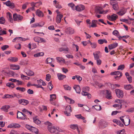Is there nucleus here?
Masks as SVG:
<instances>
[{"label":"nucleus","instance_id":"1","mask_svg":"<svg viewBox=\"0 0 134 134\" xmlns=\"http://www.w3.org/2000/svg\"><path fill=\"white\" fill-rule=\"evenodd\" d=\"M44 124L47 126L48 130L51 133L56 134L58 133V127L52 125L51 123L48 121L45 122Z\"/></svg>","mask_w":134,"mask_h":134},{"label":"nucleus","instance_id":"2","mask_svg":"<svg viewBox=\"0 0 134 134\" xmlns=\"http://www.w3.org/2000/svg\"><path fill=\"white\" fill-rule=\"evenodd\" d=\"M13 18L14 21H16L18 22H20L23 20V17L19 14L14 13L13 15Z\"/></svg>","mask_w":134,"mask_h":134},{"label":"nucleus","instance_id":"3","mask_svg":"<svg viewBox=\"0 0 134 134\" xmlns=\"http://www.w3.org/2000/svg\"><path fill=\"white\" fill-rule=\"evenodd\" d=\"M110 75H116V76H115V78L116 80L119 79L122 75V73L119 71H116L111 72L110 73Z\"/></svg>","mask_w":134,"mask_h":134},{"label":"nucleus","instance_id":"4","mask_svg":"<svg viewBox=\"0 0 134 134\" xmlns=\"http://www.w3.org/2000/svg\"><path fill=\"white\" fill-rule=\"evenodd\" d=\"M124 117V116L120 117V119L121 121L123 122L124 125L126 126H128L130 124V119H129L128 116L126 117V118L124 119L122 118Z\"/></svg>","mask_w":134,"mask_h":134},{"label":"nucleus","instance_id":"5","mask_svg":"<svg viewBox=\"0 0 134 134\" xmlns=\"http://www.w3.org/2000/svg\"><path fill=\"white\" fill-rule=\"evenodd\" d=\"M117 96L119 98H122L124 96V93L123 91L120 89H116L115 90Z\"/></svg>","mask_w":134,"mask_h":134},{"label":"nucleus","instance_id":"6","mask_svg":"<svg viewBox=\"0 0 134 134\" xmlns=\"http://www.w3.org/2000/svg\"><path fill=\"white\" fill-rule=\"evenodd\" d=\"M71 111V107L70 106H66L65 111V114L67 116H70L71 115L70 113Z\"/></svg>","mask_w":134,"mask_h":134},{"label":"nucleus","instance_id":"7","mask_svg":"<svg viewBox=\"0 0 134 134\" xmlns=\"http://www.w3.org/2000/svg\"><path fill=\"white\" fill-rule=\"evenodd\" d=\"M85 8V6L82 4H80L76 6V10L77 12H81L84 10Z\"/></svg>","mask_w":134,"mask_h":134},{"label":"nucleus","instance_id":"8","mask_svg":"<svg viewBox=\"0 0 134 134\" xmlns=\"http://www.w3.org/2000/svg\"><path fill=\"white\" fill-rule=\"evenodd\" d=\"M108 125V123L104 121H100L99 123V127L102 128H105Z\"/></svg>","mask_w":134,"mask_h":134},{"label":"nucleus","instance_id":"9","mask_svg":"<svg viewBox=\"0 0 134 134\" xmlns=\"http://www.w3.org/2000/svg\"><path fill=\"white\" fill-rule=\"evenodd\" d=\"M107 18L110 21H114L115 20L118 18V16L117 15L113 14L111 16H108Z\"/></svg>","mask_w":134,"mask_h":134},{"label":"nucleus","instance_id":"10","mask_svg":"<svg viewBox=\"0 0 134 134\" xmlns=\"http://www.w3.org/2000/svg\"><path fill=\"white\" fill-rule=\"evenodd\" d=\"M103 10V8L100 7L96 6L95 7V12L96 14H102Z\"/></svg>","mask_w":134,"mask_h":134},{"label":"nucleus","instance_id":"11","mask_svg":"<svg viewBox=\"0 0 134 134\" xmlns=\"http://www.w3.org/2000/svg\"><path fill=\"white\" fill-rule=\"evenodd\" d=\"M18 103L20 104H21L24 105H26L28 104L29 102L27 100L24 99H21L19 100Z\"/></svg>","mask_w":134,"mask_h":134},{"label":"nucleus","instance_id":"12","mask_svg":"<svg viewBox=\"0 0 134 134\" xmlns=\"http://www.w3.org/2000/svg\"><path fill=\"white\" fill-rule=\"evenodd\" d=\"M4 4L6 5L7 6L10 7L11 8H13L14 7V3L11 2L9 1L4 2Z\"/></svg>","mask_w":134,"mask_h":134},{"label":"nucleus","instance_id":"13","mask_svg":"<svg viewBox=\"0 0 134 134\" xmlns=\"http://www.w3.org/2000/svg\"><path fill=\"white\" fill-rule=\"evenodd\" d=\"M20 126V125L19 124L12 123L9 125L8 126V127L10 128H14L19 127Z\"/></svg>","mask_w":134,"mask_h":134},{"label":"nucleus","instance_id":"14","mask_svg":"<svg viewBox=\"0 0 134 134\" xmlns=\"http://www.w3.org/2000/svg\"><path fill=\"white\" fill-rule=\"evenodd\" d=\"M36 13V15L39 17L42 18L44 16V14L43 13L38 9L37 10Z\"/></svg>","mask_w":134,"mask_h":134},{"label":"nucleus","instance_id":"15","mask_svg":"<svg viewBox=\"0 0 134 134\" xmlns=\"http://www.w3.org/2000/svg\"><path fill=\"white\" fill-rule=\"evenodd\" d=\"M10 108V106L9 105H5L2 107L1 109L5 112H8V109Z\"/></svg>","mask_w":134,"mask_h":134},{"label":"nucleus","instance_id":"16","mask_svg":"<svg viewBox=\"0 0 134 134\" xmlns=\"http://www.w3.org/2000/svg\"><path fill=\"white\" fill-rule=\"evenodd\" d=\"M65 31L69 34H72L74 33V30L70 27H68L65 29Z\"/></svg>","mask_w":134,"mask_h":134},{"label":"nucleus","instance_id":"17","mask_svg":"<svg viewBox=\"0 0 134 134\" xmlns=\"http://www.w3.org/2000/svg\"><path fill=\"white\" fill-rule=\"evenodd\" d=\"M57 76L59 80H62L66 77V76L60 73H58L57 74Z\"/></svg>","mask_w":134,"mask_h":134},{"label":"nucleus","instance_id":"18","mask_svg":"<svg viewBox=\"0 0 134 134\" xmlns=\"http://www.w3.org/2000/svg\"><path fill=\"white\" fill-rule=\"evenodd\" d=\"M126 9L124 8H121L120 11L117 13V14L120 16L124 15L126 12Z\"/></svg>","mask_w":134,"mask_h":134},{"label":"nucleus","instance_id":"19","mask_svg":"<svg viewBox=\"0 0 134 134\" xmlns=\"http://www.w3.org/2000/svg\"><path fill=\"white\" fill-rule=\"evenodd\" d=\"M74 89L75 90L76 93L80 94V93L81 90L80 86L79 85H75L73 87Z\"/></svg>","mask_w":134,"mask_h":134},{"label":"nucleus","instance_id":"20","mask_svg":"<svg viewBox=\"0 0 134 134\" xmlns=\"http://www.w3.org/2000/svg\"><path fill=\"white\" fill-rule=\"evenodd\" d=\"M70 128L73 130L77 129L79 134H80V131L79 129L78 126L76 124H71L70 125Z\"/></svg>","mask_w":134,"mask_h":134},{"label":"nucleus","instance_id":"21","mask_svg":"<svg viewBox=\"0 0 134 134\" xmlns=\"http://www.w3.org/2000/svg\"><path fill=\"white\" fill-rule=\"evenodd\" d=\"M63 17V15L61 14L57 15L56 18V22L57 23H59L61 21V19Z\"/></svg>","mask_w":134,"mask_h":134},{"label":"nucleus","instance_id":"22","mask_svg":"<svg viewBox=\"0 0 134 134\" xmlns=\"http://www.w3.org/2000/svg\"><path fill=\"white\" fill-rule=\"evenodd\" d=\"M118 45L117 43H114L112 44H110L109 45V49L110 50L116 47Z\"/></svg>","mask_w":134,"mask_h":134},{"label":"nucleus","instance_id":"23","mask_svg":"<svg viewBox=\"0 0 134 134\" xmlns=\"http://www.w3.org/2000/svg\"><path fill=\"white\" fill-rule=\"evenodd\" d=\"M56 59L58 63H65V59L63 58L60 57H56Z\"/></svg>","mask_w":134,"mask_h":134},{"label":"nucleus","instance_id":"24","mask_svg":"<svg viewBox=\"0 0 134 134\" xmlns=\"http://www.w3.org/2000/svg\"><path fill=\"white\" fill-rule=\"evenodd\" d=\"M106 92V97L107 99H110L112 98V97L111 94V92L108 90H107Z\"/></svg>","mask_w":134,"mask_h":134},{"label":"nucleus","instance_id":"25","mask_svg":"<svg viewBox=\"0 0 134 134\" xmlns=\"http://www.w3.org/2000/svg\"><path fill=\"white\" fill-rule=\"evenodd\" d=\"M18 58L16 57H10L8 59V60L10 62H14L18 61Z\"/></svg>","mask_w":134,"mask_h":134},{"label":"nucleus","instance_id":"26","mask_svg":"<svg viewBox=\"0 0 134 134\" xmlns=\"http://www.w3.org/2000/svg\"><path fill=\"white\" fill-rule=\"evenodd\" d=\"M7 17L9 20L10 21L11 23L13 22V19L12 17V15L11 14L9 13L8 12L7 14Z\"/></svg>","mask_w":134,"mask_h":134},{"label":"nucleus","instance_id":"27","mask_svg":"<svg viewBox=\"0 0 134 134\" xmlns=\"http://www.w3.org/2000/svg\"><path fill=\"white\" fill-rule=\"evenodd\" d=\"M33 121L37 124H40L41 121L38 119L37 116H36L33 118Z\"/></svg>","mask_w":134,"mask_h":134},{"label":"nucleus","instance_id":"28","mask_svg":"<svg viewBox=\"0 0 134 134\" xmlns=\"http://www.w3.org/2000/svg\"><path fill=\"white\" fill-rule=\"evenodd\" d=\"M22 113L19 111H18L17 115V118L18 119H21V120H24L25 118L21 116L22 115Z\"/></svg>","mask_w":134,"mask_h":134},{"label":"nucleus","instance_id":"29","mask_svg":"<svg viewBox=\"0 0 134 134\" xmlns=\"http://www.w3.org/2000/svg\"><path fill=\"white\" fill-rule=\"evenodd\" d=\"M97 20H93L92 21V25L91 26L90 25L89 27L90 28L91 27H97V25L96 23L97 22Z\"/></svg>","mask_w":134,"mask_h":134},{"label":"nucleus","instance_id":"30","mask_svg":"<svg viewBox=\"0 0 134 134\" xmlns=\"http://www.w3.org/2000/svg\"><path fill=\"white\" fill-rule=\"evenodd\" d=\"M98 43L100 44H102L104 43H107V41L105 39H100L98 41Z\"/></svg>","mask_w":134,"mask_h":134},{"label":"nucleus","instance_id":"31","mask_svg":"<svg viewBox=\"0 0 134 134\" xmlns=\"http://www.w3.org/2000/svg\"><path fill=\"white\" fill-rule=\"evenodd\" d=\"M124 88L126 90H129L133 88V86L129 84L124 85Z\"/></svg>","mask_w":134,"mask_h":134},{"label":"nucleus","instance_id":"32","mask_svg":"<svg viewBox=\"0 0 134 134\" xmlns=\"http://www.w3.org/2000/svg\"><path fill=\"white\" fill-rule=\"evenodd\" d=\"M14 97V96L13 95H9L8 94H5L3 96V99H5L7 98H12Z\"/></svg>","mask_w":134,"mask_h":134},{"label":"nucleus","instance_id":"33","mask_svg":"<svg viewBox=\"0 0 134 134\" xmlns=\"http://www.w3.org/2000/svg\"><path fill=\"white\" fill-rule=\"evenodd\" d=\"M6 86L12 88L15 87V85L13 83L11 82H8L6 84Z\"/></svg>","mask_w":134,"mask_h":134},{"label":"nucleus","instance_id":"34","mask_svg":"<svg viewBox=\"0 0 134 134\" xmlns=\"http://www.w3.org/2000/svg\"><path fill=\"white\" fill-rule=\"evenodd\" d=\"M113 106L115 108H116L117 110H120L122 108V104H115L113 105Z\"/></svg>","mask_w":134,"mask_h":134},{"label":"nucleus","instance_id":"35","mask_svg":"<svg viewBox=\"0 0 134 134\" xmlns=\"http://www.w3.org/2000/svg\"><path fill=\"white\" fill-rule=\"evenodd\" d=\"M94 108L97 111H99L101 109V107L100 105H97L93 106L92 108Z\"/></svg>","mask_w":134,"mask_h":134},{"label":"nucleus","instance_id":"36","mask_svg":"<svg viewBox=\"0 0 134 134\" xmlns=\"http://www.w3.org/2000/svg\"><path fill=\"white\" fill-rule=\"evenodd\" d=\"M44 53L43 52H40L34 55V57H38L40 56H42L43 55Z\"/></svg>","mask_w":134,"mask_h":134},{"label":"nucleus","instance_id":"37","mask_svg":"<svg viewBox=\"0 0 134 134\" xmlns=\"http://www.w3.org/2000/svg\"><path fill=\"white\" fill-rule=\"evenodd\" d=\"M99 53V52H96L93 53V55L95 60H97L99 59V56L98 54Z\"/></svg>","mask_w":134,"mask_h":134},{"label":"nucleus","instance_id":"38","mask_svg":"<svg viewBox=\"0 0 134 134\" xmlns=\"http://www.w3.org/2000/svg\"><path fill=\"white\" fill-rule=\"evenodd\" d=\"M30 131L36 133H37L38 130L37 128L32 126Z\"/></svg>","mask_w":134,"mask_h":134},{"label":"nucleus","instance_id":"39","mask_svg":"<svg viewBox=\"0 0 134 134\" xmlns=\"http://www.w3.org/2000/svg\"><path fill=\"white\" fill-rule=\"evenodd\" d=\"M68 5L73 10H76V6L75 7L74 4L70 3L68 4Z\"/></svg>","mask_w":134,"mask_h":134},{"label":"nucleus","instance_id":"40","mask_svg":"<svg viewBox=\"0 0 134 134\" xmlns=\"http://www.w3.org/2000/svg\"><path fill=\"white\" fill-rule=\"evenodd\" d=\"M26 73L28 75L30 76H33L34 74L33 72L30 70H28Z\"/></svg>","mask_w":134,"mask_h":134},{"label":"nucleus","instance_id":"41","mask_svg":"<svg viewBox=\"0 0 134 134\" xmlns=\"http://www.w3.org/2000/svg\"><path fill=\"white\" fill-rule=\"evenodd\" d=\"M113 8L114 10L116 11L118 10L119 8L118 4L116 3L113 4Z\"/></svg>","mask_w":134,"mask_h":134},{"label":"nucleus","instance_id":"42","mask_svg":"<svg viewBox=\"0 0 134 134\" xmlns=\"http://www.w3.org/2000/svg\"><path fill=\"white\" fill-rule=\"evenodd\" d=\"M50 100L53 101L55 100L56 98V95L55 94H52L50 95Z\"/></svg>","mask_w":134,"mask_h":134},{"label":"nucleus","instance_id":"43","mask_svg":"<svg viewBox=\"0 0 134 134\" xmlns=\"http://www.w3.org/2000/svg\"><path fill=\"white\" fill-rule=\"evenodd\" d=\"M21 78L23 80H29L30 78L27 76H25L23 74H21Z\"/></svg>","mask_w":134,"mask_h":134},{"label":"nucleus","instance_id":"44","mask_svg":"<svg viewBox=\"0 0 134 134\" xmlns=\"http://www.w3.org/2000/svg\"><path fill=\"white\" fill-rule=\"evenodd\" d=\"M52 62V58H47L46 60V64L51 63Z\"/></svg>","mask_w":134,"mask_h":134},{"label":"nucleus","instance_id":"45","mask_svg":"<svg viewBox=\"0 0 134 134\" xmlns=\"http://www.w3.org/2000/svg\"><path fill=\"white\" fill-rule=\"evenodd\" d=\"M16 89L17 90L21 91L22 92H24L25 91V88L24 87H18L16 88Z\"/></svg>","mask_w":134,"mask_h":134},{"label":"nucleus","instance_id":"46","mask_svg":"<svg viewBox=\"0 0 134 134\" xmlns=\"http://www.w3.org/2000/svg\"><path fill=\"white\" fill-rule=\"evenodd\" d=\"M65 89L66 90L70 91L71 90V87L68 85H65L64 86Z\"/></svg>","mask_w":134,"mask_h":134},{"label":"nucleus","instance_id":"47","mask_svg":"<svg viewBox=\"0 0 134 134\" xmlns=\"http://www.w3.org/2000/svg\"><path fill=\"white\" fill-rule=\"evenodd\" d=\"M59 51L60 52H62L63 51H68V48L66 47L65 48L62 47L59 48Z\"/></svg>","mask_w":134,"mask_h":134},{"label":"nucleus","instance_id":"48","mask_svg":"<svg viewBox=\"0 0 134 134\" xmlns=\"http://www.w3.org/2000/svg\"><path fill=\"white\" fill-rule=\"evenodd\" d=\"M35 10V8L34 6H32L31 7H30L28 8L26 10V12L27 13H28L29 12H30L34 10Z\"/></svg>","mask_w":134,"mask_h":134},{"label":"nucleus","instance_id":"49","mask_svg":"<svg viewBox=\"0 0 134 134\" xmlns=\"http://www.w3.org/2000/svg\"><path fill=\"white\" fill-rule=\"evenodd\" d=\"M5 22V20L3 17H2L0 18V24H3Z\"/></svg>","mask_w":134,"mask_h":134},{"label":"nucleus","instance_id":"50","mask_svg":"<svg viewBox=\"0 0 134 134\" xmlns=\"http://www.w3.org/2000/svg\"><path fill=\"white\" fill-rule=\"evenodd\" d=\"M125 67V65L124 64L120 65L118 66L117 70H122L124 69Z\"/></svg>","mask_w":134,"mask_h":134},{"label":"nucleus","instance_id":"51","mask_svg":"<svg viewBox=\"0 0 134 134\" xmlns=\"http://www.w3.org/2000/svg\"><path fill=\"white\" fill-rule=\"evenodd\" d=\"M13 66L14 68H12V69L13 70H18L20 68L19 66L18 65H13Z\"/></svg>","mask_w":134,"mask_h":134},{"label":"nucleus","instance_id":"52","mask_svg":"<svg viewBox=\"0 0 134 134\" xmlns=\"http://www.w3.org/2000/svg\"><path fill=\"white\" fill-rule=\"evenodd\" d=\"M113 35L118 37L119 35V32L117 30H115L113 32Z\"/></svg>","mask_w":134,"mask_h":134},{"label":"nucleus","instance_id":"53","mask_svg":"<svg viewBox=\"0 0 134 134\" xmlns=\"http://www.w3.org/2000/svg\"><path fill=\"white\" fill-rule=\"evenodd\" d=\"M40 37H35L34 38V40L35 42L39 43L40 42Z\"/></svg>","mask_w":134,"mask_h":134},{"label":"nucleus","instance_id":"54","mask_svg":"<svg viewBox=\"0 0 134 134\" xmlns=\"http://www.w3.org/2000/svg\"><path fill=\"white\" fill-rule=\"evenodd\" d=\"M115 102L118 103L120 104H122V103L124 102V101L122 100L119 99H116L115 100Z\"/></svg>","mask_w":134,"mask_h":134},{"label":"nucleus","instance_id":"55","mask_svg":"<svg viewBox=\"0 0 134 134\" xmlns=\"http://www.w3.org/2000/svg\"><path fill=\"white\" fill-rule=\"evenodd\" d=\"M48 87L49 88L50 90L51 91L52 89L53 86V85H52L51 82H50L48 83Z\"/></svg>","mask_w":134,"mask_h":134},{"label":"nucleus","instance_id":"56","mask_svg":"<svg viewBox=\"0 0 134 134\" xmlns=\"http://www.w3.org/2000/svg\"><path fill=\"white\" fill-rule=\"evenodd\" d=\"M51 75L49 74H47L46 75V80L48 81H49L51 79Z\"/></svg>","mask_w":134,"mask_h":134},{"label":"nucleus","instance_id":"57","mask_svg":"<svg viewBox=\"0 0 134 134\" xmlns=\"http://www.w3.org/2000/svg\"><path fill=\"white\" fill-rule=\"evenodd\" d=\"M9 46L8 45H5L3 46L1 48V49L3 51H4L8 48Z\"/></svg>","mask_w":134,"mask_h":134},{"label":"nucleus","instance_id":"58","mask_svg":"<svg viewBox=\"0 0 134 134\" xmlns=\"http://www.w3.org/2000/svg\"><path fill=\"white\" fill-rule=\"evenodd\" d=\"M91 47L93 48H95L97 46V44L95 42L91 43Z\"/></svg>","mask_w":134,"mask_h":134},{"label":"nucleus","instance_id":"59","mask_svg":"<svg viewBox=\"0 0 134 134\" xmlns=\"http://www.w3.org/2000/svg\"><path fill=\"white\" fill-rule=\"evenodd\" d=\"M83 108V110H84L87 111H89L90 109H89L88 107L86 105Z\"/></svg>","mask_w":134,"mask_h":134},{"label":"nucleus","instance_id":"60","mask_svg":"<svg viewBox=\"0 0 134 134\" xmlns=\"http://www.w3.org/2000/svg\"><path fill=\"white\" fill-rule=\"evenodd\" d=\"M37 27H38V23H36L31 25V27H32L35 28Z\"/></svg>","mask_w":134,"mask_h":134},{"label":"nucleus","instance_id":"61","mask_svg":"<svg viewBox=\"0 0 134 134\" xmlns=\"http://www.w3.org/2000/svg\"><path fill=\"white\" fill-rule=\"evenodd\" d=\"M88 93L87 92L85 91H84L82 90V91L81 92V94L82 95L84 96H87L88 94Z\"/></svg>","mask_w":134,"mask_h":134},{"label":"nucleus","instance_id":"62","mask_svg":"<svg viewBox=\"0 0 134 134\" xmlns=\"http://www.w3.org/2000/svg\"><path fill=\"white\" fill-rule=\"evenodd\" d=\"M21 45L20 44H18L15 46V47L17 49H19L21 48Z\"/></svg>","mask_w":134,"mask_h":134},{"label":"nucleus","instance_id":"63","mask_svg":"<svg viewBox=\"0 0 134 134\" xmlns=\"http://www.w3.org/2000/svg\"><path fill=\"white\" fill-rule=\"evenodd\" d=\"M96 60L97 63V65H100L101 64V63H102L101 60L100 59H97Z\"/></svg>","mask_w":134,"mask_h":134},{"label":"nucleus","instance_id":"64","mask_svg":"<svg viewBox=\"0 0 134 134\" xmlns=\"http://www.w3.org/2000/svg\"><path fill=\"white\" fill-rule=\"evenodd\" d=\"M62 70V71L65 74H66L68 71L67 69L64 68H63Z\"/></svg>","mask_w":134,"mask_h":134}]
</instances>
